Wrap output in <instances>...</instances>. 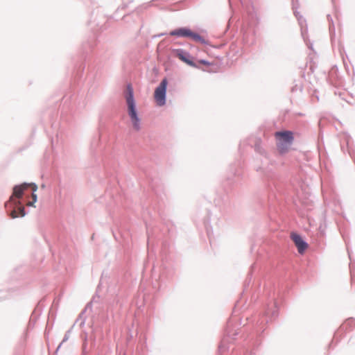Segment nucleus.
Segmentation results:
<instances>
[{
  "mask_svg": "<svg viewBox=\"0 0 355 355\" xmlns=\"http://www.w3.org/2000/svg\"><path fill=\"white\" fill-rule=\"evenodd\" d=\"M125 97L127 103V112L130 119L132 128L135 131H139L141 130V119L137 114L133 95V89L130 85L127 86Z\"/></svg>",
  "mask_w": 355,
  "mask_h": 355,
  "instance_id": "f257e3e1",
  "label": "nucleus"
},
{
  "mask_svg": "<svg viewBox=\"0 0 355 355\" xmlns=\"http://www.w3.org/2000/svg\"><path fill=\"white\" fill-rule=\"evenodd\" d=\"M275 137L279 140L277 148L283 153L287 151L288 146L291 145L293 141V135L291 131L277 132L275 134Z\"/></svg>",
  "mask_w": 355,
  "mask_h": 355,
  "instance_id": "f03ea898",
  "label": "nucleus"
},
{
  "mask_svg": "<svg viewBox=\"0 0 355 355\" xmlns=\"http://www.w3.org/2000/svg\"><path fill=\"white\" fill-rule=\"evenodd\" d=\"M170 35L178 37H189L193 41L201 44L207 43V41L203 37H202L201 35L196 33L193 32L192 31L187 28H180L175 29L171 31Z\"/></svg>",
  "mask_w": 355,
  "mask_h": 355,
  "instance_id": "7ed1b4c3",
  "label": "nucleus"
},
{
  "mask_svg": "<svg viewBox=\"0 0 355 355\" xmlns=\"http://www.w3.org/2000/svg\"><path fill=\"white\" fill-rule=\"evenodd\" d=\"M29 187L28 183H23L20 185H17L13 188L12 195L10 196L8 202L6 203V207L10 203H13L15 207H17L18 205H21V202L19 200L22 198L24 191Z\"/></svg>",
  "mask_w": 355,
  "mask_h": 355,
  "instance_id": "20e7f679",
  "label": "nucleus"
},
{
  "mask_svg": "<svg viewBox=\"0 0 355 355\" xmlns=\"http://www.w3.org/2000/svg\"><path fill=\"white\" fill-rule=\"evenodd\" d=\"M168 81L164 78L159 85L155 89L154 98L157 105L162 106L166 103V92Z\"/></svg>",
  "mask_w": 355,
  "mask_h": 355,
  "instance_id": "39448f33",
  "label": "nucleus"
},
{
  "mask_svg": "<svg viewBox=\"0 0 355 355\" xmlns=\"http://www.w3.org/2000/svg\"><path fill=\"white\" fill-rule=\"evenodd\" d=\"M291 237L296 245L298 252L303 254L308 247L307 243L304 242L302 237L297 234L292 233Z\"/></svg>",
  "mask_w": 355,
  "mask_h": 355,
  "instance_id": "423d86ee",
  "label": "nucleus"
},
{
  "mask_svg": "<svg viewBox=\"0 0 355 355\" xmlns=\"http://www.w3.org/2000/svg\"><path fill=\"white\" fill-rule=\"evenodd\" d=\"M175 55L178 57L182 62H185L188 65L196 67V64L193 62L192 60L190 59V55L189 53L184 52L182 49H177L175 51Z\"/></svg>",
  "mask_w": 355,
  "mask_h": 355,
  "instance_id": "0eeeda50",
  "label": "nucleus"
},
{
  "mask_svg": "<svg viewBox=\"0 0 355 355\" xmlns=\"http://www.w3.org/2000/svg\"><path fill=\"white\" fill-rule=\"evenodd\" d=\"M18 206H19V208H18L19 216H21V217L24 216L25 214H26L24 207L21 205H18Z\"/></svg>",
  "mask_w": 355,
  "mask_h": 355,
  "instance_id": "6e6552de",
  "label": "nucleus"
},
{
  "mask_svg": "<svg viewBox=\"0 0 355 355\" xmlns=\"http://www.w3.org/2000/svg\"><path fill=\"white\" fill-rule=\"evenodd\" d=\"M10 216L12 218H16L17 217H19V214H18V212L15 210V209H13L10 214Z\"/></svg>",
  "mask_w": 355,
  "mask_h": 355,
  "instance_id": "1a4fd4ad",
  "label": "nucleus"
},
{
  "mask_svg": "<svg viewBox=\"0 0 355 355\" xmlns=\"http://www.w3.org/2000/svg\"><path fill=\"white\" fill-rule=\"evenodd\" d=\"M29 187H31L33 193H35V191L37 190V186L35 183H30Z\"/></svg>",
  "mask_w": 355,
  "mask_h": 355,
  "instance_id": "9d476101",
  "label": "nucleus"
},
{
  "mask_svg": "<svg viewBox=\"0 0 355 355\" xmlns=\"http://www.w3.org/2000/svg\"><path fill=\"white\" fill-rule=\"evenodd\" d=\"M198 62L202 64L206 65V66H210V65L212 64V63L209 62H207V61H206L205 60H198Z\"/></svg>",
  "mask_w": 355,
  "mask_h": 355,
  "instance_id": "9b49d317",
  "label": "nucleus"
},
{
  "mask_svg": "<svg viewBox=\"0 0 355 355\" xmlns=\"http://www.w3.org/2000/svg\"><path fill=\"white\" fill-rule=\"evenodd\" d=\"M32 198H33V201H34L35 202H37V196L35 193H32Z\"/></svg>",
  "mask_w": 355,
  "mask_h": 355,
  "instance_id": "f8f14e48",
  "label": "nucleus"
},
{
  "mask_svg": "<svg viewBox=\"0 0 355 355\" xmlns=\"http://www.w3.org/2000/svg\"><path fill=\"white\" fill-rule=\"evenodd\" d=\"M35 202L34 201H31V202L30 201V202H28L26 203V205H27L28 207H35V205H34V204H35Z\"/></svg>",
  "mask_w": 355,
  "mask_h": 355,
  "instance_id": "ddd939ff",
  "label": "nucleus"
}]
</instances>
